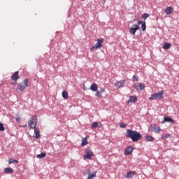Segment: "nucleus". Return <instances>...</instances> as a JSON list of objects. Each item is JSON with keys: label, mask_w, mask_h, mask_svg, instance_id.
Here are the masks:
<instances>
[{"label": "nucleus", "mask_w": 179, "mask_h": 179, "mask_svg": "<svg viewBox=\"0 0 179 179\" xmlns=\"http://www.w3.org/2000/svg\"><path fill=\"white\" fill-rule=\"evenodd\" d=\"M126 136L130 138L133 142H138V141L141 140L142 138L141 133L131 129L127 130Z\"/></svg>", "instance_id": "1"}, {"label": "nucleus", "mask_w": 179, "mask_h": 179, "mask_svg": "<svg viewBox=\"0 0 179 179\" xmlns=\"http://www.w3.org/2000/svg\"><path fill=\"white\" fill-rule=\"evenodd\" d=\"M19 90L23 92L24 89L29 87V79L26 78L21 84L17 86Z\"/></svg>", "instance_id": "2"}, {"label": "nucleus", "mask_w": 179, "mask_h": 179, "mask_svg": "<svg viewBox=\"0 0 179 179\" xmlns=\"http://www.w3.org/2000/svg\"><path fill=\"white\" fill-rule=\"evenodd\" d=\"M28 125L29 128L34 129L37 125V117L36 116L32 117L30 120L28 121Z\"/></svg>", "instance_id": "3"}, {"label": "nucleus", "mask_w": 179, "mask_h": 179, "mask_svg": "<svg viewBox=\"0 0 179 179\" xmlns=\"http://www.w3.org/2000/svg\"><path fill=\"white\" fill-rule=\"evenodd\" d=\"M97 43L92 47L94 50H99L103 47V41H104L103 38H98L96 40Z\"/></svg>", "instance_id": "4"}, {"label": "nucleus", "mask_w": 179, "mask_h": 179, "mask_svg": "<svg viewBox=\"0 0 179 179\" xmlns=\"http://www.w3.org/2000/svg\"><path fill=\"white\" fill-rule=\"evenodd\" d=\"M139 30V25L134 24L129 29L130 34L135 35V33Z\"/></svg>", "instance_id": "5"}, {"label": "nucleus", "mask_w": 179, "mask_h": 179, "mask_svg": "<svg viewBox=\"0 0 179 179\" xmlns=\"http://www.w3.org/2000/svg\"><path fill=\"white\" fill-rule=\"evenodd\" d=\"M92 156H93V151L88 150L86 152V155L83 156L84 159H88L89 160H92Z\"/></svg>", "instance_id": "6"}, {"label": "nucleus", "mask_w": 179, "mask_h": 179, "mask_svg": "<svg viewBox=\"0 0 179 179\" xmlns=\"http://www.w3.org/2000/svg\"><path fill=\"white\" fill-rule=\"evenodd\" d=\"M96 173L94 172V173H92V171H90V169H87V174L88 176L87 179H93V178H96Z\"/></svg>", "instance_id": "7"}, {"label": "nucleus", "mask_w": 179, "mask_h": 179, "mask_svg": "<svg viewBox=\"0 0 179 179\" xmlns=\"http://www.w3.org/2000/svg\"><path fill=\"white\" fill-rule=\"evenodd\" d=\"M125 83V80H120L115 83V86L117 89H120V87H124V84Z\"/></svg>", "instance_id": "8"}, {"label": "nucleus", "mask_w": 179, "mask_h": 179, "mask_svg": "<svg viewBox=\"0 0 179 179\" xmlns=\"http://www.w3.org/2000/svg\"><path fill=\"white\" fill-rule=\"evenodd\" d=\"M173 12H174V8H173L171 6L166 7V8L164 10L166 15H171Z\"/></svg>", "instance_id": "9"}, {"label": "nucleus", "mask_w": 179, "mask_h": 179, "mask_svg": "<svg viewBox=\"0 0 179 179\" xmlns=\"http://www.w3.org/2000/svg\"><path fill=\"white\" fill-rule=\"evenodd\" d=\"M134 88L136 90H143V89H145V85L142 83L136 84Z\"/></svg>", "instance_id": "10"}, {"label": "nucleus", "mask_w": 179, "mask_h": 179, "mask_svg": "<svg viewBox=\"0 0 179 179\" xmlns=\"http://www.w3.org/2000/svg\"><path fill=\"white\" fill-rule=\"evenodd\" d=\"M134 152V148L129 146L125 148V155L128 156V155H131Z\"/></svg>", "instance_id": "11"}, {"label": "nucleus", "mask_w": 179, "mask_h": 179, "mask_svg": "<svg viewBox=\"0 0 179 179\" xmlns=\"http://www.w3.org/2000/svg\"><path fill=\"white\" fill-rule=\"evenodd\" d=\"M164 122H171L172 124H174V120L171 119L170 117H164L162 124H164Z\"/></svg>", "instance_id": "12"}, {"label": "nucleus", "mask_w": 179, "mask_h": 179, "mask_svg": "<svg viewBox=\"0 0 179 179\" xmlns=\"http://www.w3.org/2000/svg\"><path fill=\"white\" fill-rule=\"evenodd\" d=\"M34 138H36V139H38L40 138V130H38V128H34Z\"/></svg>", "instance_id": "13"}, {"label": "nucleus", "mask_w": 179, "mask_h": 179, "mask_svg": "<svg viewBox=\"0 0 179 179\" xmlns=\"http://www.w3.org/2000/svg\"><path fill=\"white\" fill-rule=\"evenodd\" d=\"M11 79L13 80H17L19 79V71H15V73L11 76Z\"/></svg>", "instance_id": "14"}, {"label": "nucleus", "mask_w": 179, "mask_h": 179, "mask_svg": "<svg viewBox=\"0 0 179 179\" xmlns=\"http://www.w3.org/2000/svg\"><path fill=\"white\" fill-rule=\"evenodd\" d=\"M3 173H5V174H12V173H13V169H12V168H5L3 169Z\"/></svg>", "instance_id": "15"}, {"label": "nucleus", "mask_w": 179, "mask_h": 179, "mask_svg": "<svg viewBox=\"0 0 179 179\" xmlns=\"http://www.w3.org/2000/svg\"><path fill=\"white\" fill-rule=\"evenodd\" d=\"M135 176V171H129L127 172V174L126 176H124L125 178H132Z\"/></svg>", "instance_id": "16"}, {"label": "nucleus", "mask_w": 179, "mask_h": 179, "mask_svg": "<svg viewBox=\"0 0 179 179\" xmlns=\"http://www.w3.org/2000/svg\"><path fill=\"white\" fill-rule=\"evenodd\" d=\"M163 94H164V92L160 91V92H157V94H155V96H157V99H163V97H164Z\"/></svg>", "instance_id": "17"}, {"label": "nucleus", "mask_w": 179, "mask_h": 179, "mask_svg": "<svg viewBox=\"0 0 179 179\" xmlns=\"http://www.w3.org/2000/svg\"><path fill=\"white\" fill-rule=\"evenodd\" d=\"M171 43H165L163 45H162V48L164 50H169V48H171Z\"/></svg>", "instance_id": "18"}, {"label": "nucleus", "mask_w": 179, "mask_h": 179, "mask_svg": "<svg viewBox=\"0 0 179 179\" xmlns=\"http://www.w3.org/2000/svg\"><path fill=\"white\" fill-rule=\"evenodd\" d=\"M90 90L92 92H97V85L96 83H92L90 86Z\"/></svg>", "instance_id": "19"}, {"label": "nucleus", "mask_w": 179, "mask_h": 179, "mask_svg": "<svg viewBox=\"0 0 179 179\" xmlns=\"http://www.w3.org/2000/svg\"><path fill=\"white\" fill-rule=\"evenodd\" d=\"M136 101H138V99H136V96H130L128 103H135Z\"/></svg>", "instance_id": "20"}, {"label": "nucleus", "mask_w": 179, "mask_h": 179, "mask_svg": "<svg viewBox=\"0 0 179 179\" xmlns=\"http://www.w3.org/2000/svg\"><path fill=\"white\" fill-rule=\"evenodd\" d=\"M145 138L148 142H153L155 141V138L152 136H145Z\"/></svg>", "instance_id": "21"}, {"label": "nucleus", "mask_w": 179, "mask_h": 179, "mask_svg": "<svg viewBox=\"0 0 179 179\" xmlns=\"http://www.w3.org/2000/svg\"><path fill=\"white\" fill-rule=\"evenodd\" d=\"M153 132H156V134H159L162 129L159 127L155 126L152 130Z\"/></svg>", "instance_id": "22"}, {"label": "nucleus", "mask_w": 179, "mask_h": 179, "mask_svg": "<svg viewBox=\"0 0 179 179\" xmlns=\"http://www.w3.org/2000/svg\"><path fill=\"white\" fill-rule=\"evenodd\" d=\"M45 156H47V154H45V152H43L41 154H38L36 155L37 159H44V157H45Z\"/></svg>", "instance_id": "23"}, {"label": "nucleus", "mask_w": 179, "mask_h": 179, "mask_svg": "<svg viewBox=\"0 0 179 179\" xmlns=\"http://www.w3.org/2000/svg\"><path fill=\"white\" fill-rule=\"evenodd\" d=\"M62 96L63 99H64V100H66L68 99V92L63 91Z\"/></svg>", "instance_id": "24"}, {"label": "nucleus", "mask_w": 179, "mask_h": 179, "mask_svg": "<svg viewBox=\"0 0 179 179\" xmlns=\"http://www.w3.org/2000/svg\"><path fill=\"white\" fill-rule=\"evenodd\" d=\"M141 30L142 31H146V22L145 21L141 24Z\"/></svg>", "instance_id": "25"}, {"label": "nucleus", "mask_w": 179, "mask_h": 179, "mask_svg": "<svg viewBox=\"0 0 179 179\" xmlns=\"http://www.w3.org/2000/svg\"><path fill=\"white\" fill-rule=\"evenodd\" d=\"M86 145H87V139L83 138L82 143H81V146H86Z\"/></svg>", "instance_id": "26"}, {"label": "nucleus", "mask_w": 179, "mask_h": 179, "mask_svg": "<svg viewBox=\"0 0 179 179\" xmlns=\"http://www.w3.org/2000/svg\"><path fill=\"white\" fill-rule=\"evenodd\" d=\"M99 122H95L92 124V128H99Z\"/></svg>", "instance_id": "27"}, {"label": "nucleus", "mask_w": 179, "mask_h": 179, "mask_svg": "<svg viewBox=\"0 0 179 179\" xmlns=\"http://www.w3.org/2000/svg\"><path fill=\"white\" fill-rule=\"evenodd\" d=\"M17 162H18L17 160H15V159H10L8 161V164H12L13 163H17Z\"/></svg>", "instance_id": "28"}, {"label": "nucleus", "mask_w": 179, "mask_h": 179, "mask_svg": "<svg viewBox=\"0 0 179 179\" xmlns=\"http://www.w3.org/2000/svg\"><path fill=\"white\" fill-rule=\"evenodd\" d=\"M148 17H149V14H148V13H144V14H143L142 18H143L144 20H146L148 19Z\"/></svg>", "instance_id": "29"}, {"label": "nucleus", "mask_w": 179, "mask_h": 179, "mask_svg": "<svg viewBox=\"0 0 179 179\" xmlns=\"http://www.w3.org/2000/svg\"><path fill=\"white\" fill-rule=\"evenodd\" d=\"M156 99H157V97L156 96V94H154L151 95V96L149 98V100H150V101L156 100Z\"/></svg>", "instance_id": "30"}, {"label": "nucleus", "mask_w": 179, "mask_h": 179, "mask_svg": "<svg viewBox=\"0 0 179 179\" xmlns=\"http://www.w3.org/2000/svg\"><path fill=\"white\" fill-rule=\"evenodd\" d=\"M162 138V139H167V138H170V134H163Z\"/></svg>", "instance_id": "31"}, {"label": "nucleus", "mask_w": 179, "mask_h": 179, "mask_svg": "<svg viewBox=\"0 0 179 179\" xmlns=\"http://www.w3.org/2000/svg\"><path fill=\"white\" fill-rule=\"evenodd\" d=\"M0 131H5V127H3V124L0 122Z\"/></svg>", "instance_id": "32"}, {"label": "nucleus", "mask_w": 179, "mask_h": 179, "mask_svg": "<svg viewBox=\"0 0 179 179\" xmlns=\"http://www.w3.org/2000/svg\"><path fill=\"white\" fill-rule=\"evenodd\" d=\"M96 96L97 97H101V96H102L101 95V92H100V91L96 92Z\"/></svg>", "instance_id": "33"}, {"label": "nucleus", "mask_w": 179, "mask_h": 179, "mask_svg": "<svg viewBox=\"0 0 179 179\" xmlns=\"http://www.w3.org/2000/svg\"><path fill=\"white\" fill-rule=\"evenodd\" d=\"M120 128H126L127 127V124H125L124 123H121L120 124Z\"/></svg>", "instance_id": "34"}, {"label": "nucleus", "mask_w": 179, "mask_h": 179, "mask_svg": "<svg viewBox=\"0 0 179 179\" xmlns=\"http://www.w3.org/2000/svg\"><path fill=\"white\" fill-rule=\"evenodd\" d=\"M21 120H22V117H15V121H16L17 122H20Z\"/></svg>", "instance_id": "35"}, {"label": "nucleus", "mask_w": 179, "mask_h": 179, "mask_svg": "<svg viewBox=\"0 0 179 179\" xmlns=\"http://www.w3.org/2000/svg\"><path fill=\"white\" fill-rule=\"evenodd\" d=\"M99 92H101V93H104V92H106V90L104 88H101V90Z\"/></svg>", "instance_id": "36"}, {"label": "nucleus", "mask_w": 179, "mask_h": 179, "mask_svg": "<svg viewBox=\"0 0 179 179\" xmlns=\"http://www.w3.org/2000/svg\"><path fill=\"white\" fill-rule=\"evenodd\" d=\"M143 23V22H142V21H138V22H137V24H142Z\"/></svg>", "instance_id": "37"}, {"label": "nucleus", "mask_w": 179, "mask_h": 179, "mask_svg": "<svg viewBox=\"0 0 179 179\" xmlns=\"http://www.w3.org/2000/svg\"><path fill=\"white\" fill-rule=\"evenodd\" d=\"M20 127H21L22 128H26V127H27V124H24V125H20Z\"/></svg>", "instance_id": "38"}, {"label": "nucleus", "mask_w": 179, "mask_h": 179, "mask_svg": "<svg viewBox=\"0 0 179 179\" xmlns=\"http://www.w3.org/2000/svg\"><path fill=\"white\" fill-rule=\"evenodd\" d=\"M133 79H134V80H138V78H136V76H134Z\"/></svg>", "instance_id": "39"}, {"label": "nucleus", "mask_w": 179, "mask_h": 179, "mask_svg": "<svg viewBox=\"0 0 179 179\" xmlns=\"http://www.w3.org/2000/svg\"><path fill=\"white\" fill-rule=\"evenodd\" d=\"M82 1H85V0H82Z\"/></svg>", "instance_id": "40"}]
</instances>
